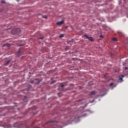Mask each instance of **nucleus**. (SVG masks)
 Here are the masks:
<instances>
[{"label":"nucleus","instance_id":"cd10ccee","mask_svg":"<svg viewBox=\"0 0 128 128\" xmlns=\"http://www.w3.org/2000/svg\"><path fill=\"white\" fill-rule=\"evenodd\" d=\"M90 102H91V103L94 102V100L93 101H90Z\"/></svg>","mask_w":128,"mask_h":128},{"label":"nucleus","instance_id":"4468645a","mask_svg":"<svg viewBox=\"0 0 128 128\" xmlns=\"http://www.w3.org/2000/svg\"><path fill=\"white\" fill-rule=\"evenodd\" d=\"M60 86H61V88H64V86H66V84H65V83H62V84H60Z\"/></svg>","mask_w":128,"mask_h":128},{"label":"nucleus","instance_id":"2f4dec72","mask_svg":"<svg viewBox=\"0 0 128 128\" xmlns=\"http://www.w3.org/2000/svg\"><path fill=\"white\" fill-rule=\"evenodd\" d=\"M44 126V124H43L42 126Z\"/></svg>","mask_w":128,"mask_h":128},{"label":"nucleus","instance_id":"9d476101","mask_svg":"<svg viewBox=\"0 0 128 128\" xmlns=\"http://www.w3.org/2000/svg\"><path fill=\"white\" fill-rule=\"evenodd\" d=\"M4 46H6L7 48H10V44H4Z\"/></svg>","mask_w":128,"mask_h":128},{"label":"nucleus","instance_id":"f8f14e48","mask_svg":"<svg viewBox=\"0 0 128 128\" xmlns=\"http://www.w3.org/2000/svg\"><path fill=\"white\" fill-rule=\"evenodd\" d=\"M54 120H50L48 122H46L44 124H50V122H54Z\"/></svg>","mask_w":128,"mask_h":128},{"label":"nucleus","instance_id":"f03ea898","mask_svg":"<svg viewBox=\"0 0 128 128\" xmlns=\"http://www.w3.org/2000/svg\"><path fill=\"white\" fill-rule=\"evenodd\" d=\"M22 54V51L20 49H19L18 51L16 53V56H17V58H20V56Z\"/></svg>","mask_w":128,"mask_h":128},{"label":"nucleus","instance_id":"f257e3e1","mask_svg":"<svg viewBox=\"0 0 128 128\" xmlns=\"http://www.w3.org/2000/svg\"><path fill=\"white\" fill-rule=\"evenodd\" d=\"M12 33L13 34H20V28H14L12 30Z\"/></svg>","mask_w":128,"mask_h":128},{"label":"nucleus","instance_id":"f704fd0d","mask_svg":"<svg viewBox=\"0 0 128 128\" xmlns=\"http://www.w3.org/2000/svg\"><path fill=\"white\" fill-rule=\"evenodd\" d=\"M68 124H70V122H69Z\"/></svg>","mask_w":128,"mask_h":128},{"label":"nucleus","instance_id":"0eeeda50","mask_svg":"<svg viewBox=\"0 0 128 128\" xmlns=\"http://www.w3.org/2000/svg\"><path fill=\"white\" fill-rule=\"evenodd\" d=\"M38 82H40V81L38 79H35L31 82V84H38Z\"/></svg>","mask_w":128,"mask_h":128},{"label":"nucleus","instance_id":"f3484780","mask_svg":"<svg viewBox=\"0 0 128 128\" xmlns=\"http://www.w3.org/2000/svg\"><path fill=\"white\" fill-rule=\"evenodd\" d=\"M41 16H42V18H48V17L46 16L41 15Z\"/></svg>","mask_w":128,"mask_h":128},{"label":"nucleus","instance_id":"2eb2a0df","mask_svg":"<svg viewBox=\"0 0 128 128\" xmlns=\"http://www.w3.org/2000/svg\"><path fill=\"white\" fill-rule=\"evenodd\" d=\"M78 120V122H80V118H74L75 122H76V120Z\"/></svg>","mask_w":128,"mask_h":128},{"label":"nucleus","instance_id":"423d86ee","mask_svg":"<svg viewBox=\"0 0 128 128\" xmlns=\"http://www.w3.org/2000/svg\"><path fill=\"white\" fill-rule=\"evenodd\" d=\"M64 21L63 20H61V21H60V22H57V26H60L62 24H64Z\"/></svg>","mask_w":128,"mask_h":128},{"label":"nucleus","instance_id":"39448f33","mask_svg":"<svg viewBox=\"0 0 128 128\" xmlns=\"http://www.w3.org/2000/svg\"><path fill=\"white\" fill-rule=\"evenodd\" d=\"M110 86L111 88L113 89L114 88H116V84L112 82L110 84Z\"/></svg>","mask_w":128,"mask_h":128},{"label":"nucleus","instance_id":"c756f323","mask_svg":"<svg viewBox=\"0 0 128 128\" xmlns=\"http://www.w3.org/2000/svg\"><path fill=\"white\" fill-rule=\"evenodd\" d=\"M84 108V107H82V108Z\"/></svg>","mask_w":128,"mask_h":128},{"label":"nucleus","instance_id":"7ed1b4c3","mask_svg":"<svg viewBox=\"0 0 128 128\" xmlns=\"http://www.w3.org/2000/svg\"><path fill=\"white\" fill-rule=\"evenodd\" d=\"M100 92L102 94V96H104L105 94H106V89H102L100 90Z\"/></svg>","mask_w":128,"mask_h":128},{"label":"nucleus","instance_id":"4be33fe9","mask_svg":"<svg viewBox=\"0 0 128 128\" xmlns=\"http://www.w3.org/2000/svg\"><path fill=\"white\" fill-rule=\"evenodd\" d=\"M74 117H72V118H70V120H74Z\"/></svg>","mask_w":128,"mask_h":128},{"label":"nucleus","instance_id":"a211bd4d","mask_svg":"<svg viewBox=\"0 0 128 128\" xmlns=\"http://www.w3.org/2000/svg\"><path fill=\"white\" fill-rule=\"evenodd\" d=\"M112 40H113L114 42H116L117 40L116 38H112Z\"/></svg>","mask_w":128,"mask_h":128},{"label":"nucleus","instance_id":"473e14b6","mask_svg":"<svg viewBox=\"0 0 128 128\" xmlns=\"http://www.w3.org/2000/svg\"><path fill=\"white\" fill-rule=\"evenodd\" d=\"M86 106H84V108H86Z\"/></svg>","mask_w":128,"mask_h":128},{"label":"nucleus","instance_id":"6e6552de","mask_svg":"<svg viewBox=\"0 0 128 128\" xmlns=\"http://www.w3.org/2000/svg\"><path fill=\"white\" fill-rule=\"evenodd\" d=\"M78 102H80V104H82L84 102H86V100H79Z\"/></svg>","mask_w":128,"mask_h":128},{"label":"nucleus","instance_id":"20e7f679","mask_svg":"<svg viewBox=\"0 0 128 128\" xmlns=\"http://www.w3.org/2000/svg\"><path fill=\"white\" fill-rule=\"evenodd\" d=\"M84 36H85L86 38H88V40H90V42H94V38H92V37L88 36L87 35H84Z\"/></svg>","mask_w":128,"mask_h":128},{"label":"nucleus","instance_id":"1a4fd4ad","mask_svg":"<svg viewBox=\"0 0 128 128\" xmlns=\"http://www.w3.org/2000/svg\"><path fill=\"white\" fill-rule=\"evenodd\" d=\"M96 91H92L90 93V96H94V94H96Z\"/></svg>","mask_w":128,"mask_h":128},{"label":"nucleus","instance_id":"9b49d317","mask_svg":"<svg viewBox=\"0 0 128 128\" xmlns=\"http://www.w3.org/2000/svg\"><path fill=\"white\" fill-rule=\"evenodd\" d=\"M122 78H124V75H122L121 76L119 77V80L121 81V82H124V80H122Z\"/></svg>","mask_w":128,"mask_h":128},{"label":"nucleus","instance_id":"72a5a7b5","mask_svg":"<svg viewBox=\"0 0 128 128\" xmlns=\"http://www.w3.org/2000/svg\"><path fill=\"white\" fill-rule=\"evenodd\" d=\"M86 106H84V108H86Z\"/></svg>","mask_w":128,"mask_h":128},{"label":"nucleus","instance_id":"aec40b11","mask_svg":"<svg viewBox=\"0 0 128 128\" xmlns=\"http://www.w3.org/2000/svg\"><path fill=\"white\" fill-rule=\"evenodd\" d=\"M118 34H124L120 31L118 32Z\"/></svg>","mask_w":128,"mask_h":128},{"label":"nucleus","instance_id":"6ab92c4d","mask_svg":"<svg viewBox=\"0 0 128 128\" xmlns=\"http://www.w3.org/2000/svg\"><path fill=\"white\" fill-rule=\"evenodd\" d=\"M10 60H8L6 62V64H5V66H7V64H10Z\"/></svg>","mask_w":128,"mask_h":128},{"label":"nucleus","instance_id":"ddd939ff","mask_svg":"<svg viewBox=\"0 0 128 128\" xmlns=\"http://www.w3.org/2000/svg\"><path fill=\"white\" fill-rule=\"evenodd\" d=\"M4 128H10L12 126L10 125H6L4 126Z\"/></svg>","mask_w":128,"mask_h":128},{"label":"nucleus","instance_id":"393cba45","mask_svg":"<svg viewBox=\"0 0 128 128\" xmlns=\"http://www.w3.org/2000/svg\"><path fill=\"white\" fill-rule=\"evenodd\" d=\"M28 98L25 97V98L24 99V100L26 101V100Z\"/></svg>","mask_w":128,"mask_h":128},{"label":"nucleus","instance_id":"b1692460","mask_svg":"<svg viewBox=\"0 0 128 128\" xmlns=\"http://www.w3.org/2000/svg\"><path fill=\"white\" fill-rule=\"evenodd\" d=\"M124 70H128V67H125Z\"/></svg>","mask_w":128,"mask_h":128},{"label":"nucleus","instance_id":"c85d7f7f","mask_svg":"<svg viewBox=\"0 0 128 128\" xmlns=\"http://www.w3.org/2000/svg\"><path fill=\"white\" fill-rule=\"evenodd\" d=\"M100 38H102V36H100Z\"/></svg>","mask_w":128,"mask_h":128},{"label":"nucleus","instance_id":"5701e85b","mask_svg":"<svg viewBox=\"0 0 128 128\" xmlns=\"http://www.w3.org/2000/svg\"><path fill=\"white\" fill-rule=\"evenodd\" d=\"M40 40H44V37L40 38Z\"/></svg>","mask_w":128,"mask_h":128},{"label":"nucleus","instance_id":"bb28decb","mask_svg":"<svg viewBox=\"0 0 128 128\" xmlns=\"http://www.w3.org/2000/svg\"><path fill=\"white\" fill-rule=\"evenodd\" d=\"M82 116H86V114H84Z\"/></svg>","mask_w":128,"mask_h":128},{"label":"nucleus","instance_id":"dca6fc26","mask_svg":"<svg viewBox=\"0 0 128 128\" xmlns=\"http://www.w3.org/2000/svg\"><path fill=\"white\" fill-rule=\"evenodd\" d=\"M64 34H61L60 36H59V38H64Z\"/></svg>","mask_w":128,"mask_h":128},{"label":"nucleus","instance_id":"412c9836","mask_svg":"<svg viewBox=\"0 0 128 128\" xmlns=\"http://www.w3.org/2000/svg\"><path fill=\"white\" fill-rule=\"evenodd\" d=\"M4 2H6V1H4V0H2V4H4Z\"/></svg>","mask_w":128,"mask_h":128},{"label":"nucleus","instance_id":"a878e982","mask_svg":"<svg viewBox=\"0 0 128 128\" xmlns=\"http://www.w3.org/2000/svg\"><path fill=\"white\" fill-rule=\"evenodd\" d=\"M88 112H90V110H88V112H87V114H88Z\"/></svg>","mask_w":128,"mask_h":128},{"label":"nucleus","instance_id":"7c9ffc66","mask_svg":"<svg viewBox=\"0 0 128 128\" xmlns=\"http://www.w3.org/2000/svg\"><path fill=\"white\" fill-rule=\"evenodd\" d=\"M70 42H72V41H69Z\"/></svg>","mask_w":128,"mask_h":128}]
</instances>
